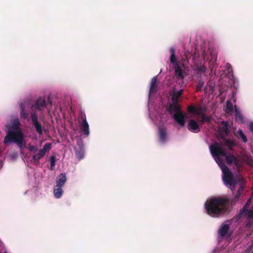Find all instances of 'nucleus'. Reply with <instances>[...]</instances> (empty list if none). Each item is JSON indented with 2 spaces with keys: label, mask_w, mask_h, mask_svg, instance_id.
<instances>
[{
  "label": "nucleus",
  "mask_w": 253,
  "mask_h": 253,
  "mask_svg": "<svg viewBox=\"0 0 253 253\" xmlns=\"http://www.w3.org/2000/svg\"><path fill=\"white\" fill-rule=\"evenodd\" d=\"M50 169L51 170H53L55 166L56 163V157L55 156H52L50 158Z\"/></svg>",
  "instance_id": "obj_30"
},
{
  "label": "nucleus",
  "mask_w": 253,
  "mask_h": 253,
  "mask_svg": "<svg viewBox=\"0 0 253 253\" xmlns=\"http://www.w3.org/2000/svg\"><path fill=\"white\" fill-rule=\"evenodd\" d=\"M206 67L205 65H202L198 67L197 71L198 73H203L206 72Z\"/></svg>",
  "instance_id": "obj_33"
},
{
  "label": "nucleus",
  "mask_w": 253,
  "mask_h": 253,
  "mask_svg": "<svg viewBox=\"0 0 253 253\" xmlns=\"http://www.w3.org/2000/svg\"><path fill=\"white\" fill-rule=\"evenodd\" d=\"M201 117H202V118H201V122L202 123H204L205 122H207V123L210 122V121H211L210 118L209 117L205 115V113L202 115Z\"/></svg>",
  "instance_id": "obj_31"
},
{
  "label": "nucleus",
  "mask_w": 253,
  "mask_h": 253,
  "mask_svg": "<svg viewBox=\"0 0 253 253\" xmlns=\"http://www.w3.org/2000/svg\"><path fill=\"white\" fill-rule=\"evenodd\" d=\"M178 102L172 101V104L170 105L169 109V112L170 114H171L173 112H174L175 113L181 112L180 106Z\"/></svg>",
  "instance_id": "obj_16"
},
{
  "label": "nucleus",
  "mask_w": 253,
  "mask_h": 253,
  "mask_svg": "<svg viewBox=\"0 0 253 253\" xmlns=\"http://www.w3.org/2000/svg\"><path fill=\"white\" fill-rule=\"evenodd\" d=\"M229 230V225L228 224H222L218 229V233L219 235L221 237H224Z\"/></svg>",
  "instance_id": "obj_17"
},
{
  "label": "nucleus",
  "mask_w": 253,
  "mask_h": 253,
  "mask_svg": "<svg viewBox=\"0 0 253 253\" xmlns=\"http://www.w3.org/2000/svg\"><path fill=\"white\" fill-rule=\"evenodd\" d=\"M188 130L194 133H198L200 131V129L198 123L194 120H190L188 124Z\"/></svg>",
  "instance_id": "obj_10"
},
{
  "label": "nucleus",
  "mask_w": 253,
  "mask_h": 253,
  "mask_svg": "<svg viewBox=\"0 0 253 253\" xmlns=\"http://www.w3.org/2000/svg\"><path fill=\"white\" fill-rule=\"evenodd\" d=\"M219 141L224 146L228 147L230 150H232V147L235 146L236 144L234 140L227 139L224 136L222 137V139H219Z\"/></svg>",
  "instance_id": "obj_14"
},
{
  "label": "nucleus",
  "mask_w": 253,
  "mask_h": 253,
  "mask_svg": "<svg viewBox=\"0 0 253 253\" xmlns=\"http://www.w3.org/2000/svg\"><path fill=\"white\" fill-rule=\"evenodd\" d=\"M48 102H49V103L50 105H52V101L50 100V98H48Z\"/></svg>",
  "instance_id": "obj_42"
},
{
  "label": "nucleus",
  "mask_w": 253,
  "mask_h": 253,
  "mask_svg": "<svg viewBox=\"0 0 253 253\" xmlns=\"http://www.w3.org/2000/svg\"><path fill=\"white\" fill-rule=\"evenodd\" d=\"M188 111L190 113H193L197 115H202L206 112V108L202 106L195 107L193 105H190L187 108Z\"/></svg>",
  "instance_id": "obj_8"
},
{
  "label": "nucleus",
  "mask_w": 253,
  "mask_h": 253,
  "mask_svg": "<svg viewBox=\"0 0 253 253\" xmlns=\"http://www.w3.org/2000/svg\"><path fill=\"white\" fill-rule=\"evenodd\" d=\"M241 195V193L240 192V190H237V192L236 193V200H239L240 196Z\"/></svg>",
  "instance_id": "obj_36"
},
{
  "label": "nucleus",
  "mask_w": 253,
  "mask_h": 253,
  "mask_svg": "<svg viewBox=\"0 0 253 253\" xmlns=\"http://www.w3.org/2000/svg\"><path fill=\"white\" fill-rule=\"evenodd\" d=\"M31 118L32 124L37 132L40 135H42L43 134V128L42 124L38 120V114L36 112H32L31 114Z\"/></svg>",
  "instance_id": "obj_6"
},
{
  "label": "nucleus",
  "mask_w": 253,
  "mask_h": 253,
  "mask_svg": "<svg viewBox=\"0 0 253 253\" xmlns=\"http://www.w3.org/2000/svg\"><path fill=\"white\" fill-rule=\"evenodd\" d=\"M210 148L212 155L213 157H216V159L218 161H221L219 157L222 156L225 157V160L228 165H231L232 164H237V159L236 157L232 154L227 155L226 152L220 143L214 142L210 146Z\"/></svg>",
  "instance_id": "obj_2"
},
{
  "label": "nucleus",
  "mask_w": 253,
  "mask_h": 253,
  "mask_svg": "<svg viewBox=\"0 0 253 253\" xmlns=\"http://www.w3.org/2000/svg\"><path fill=\"white\" fill-rule=\"evenodd\" d=\"M75 154L76 157L79 161L81 160L84 157V152L82 149L77 150L76 151Z\"/></svg>",
  "instance_id": "obj_29"
},
{
  "label": "nucleus",
  "mask_w": 253,
  "mask_h": 253,
  "mask_svg": "<svg viewBox=\"0 0 253 253\" xmlns=\"http://www.w3.org/2000/svg\"><path fill=\"white\" fill-rule=\"evenodd\" d=\"M81 119L82 120V121H84V120H86L85 115L84 114H83L82 112H81Z\"/></svg>",
  "instance_id": "obj_37"
},
{
  "label": "nucleus",
  "mask_w": 253,
  "mask_h": 253,
  "mask_svg": "<svg viewBox=\"0 0 253 253\" xmlns=\"http://www.w3.org/2000/svg\"><path fill=\"white\" fill-rule=\"evenodd\" d=\"M235 112V120L239 123H243L244 121V118L242 113L240 112L236 105L234 106Z\"/></svg>",
  "instance_id": "obj_18"
},
{
  "label": "nucleus",
  "mask_w": 253,
  "mask_h": 253,
  "mask_svg": "<svg viewBox=\"0 0 253 253\" xmlns=\"http://www.w3.org/2000/svg\"><path fill=\"white\" fill-rule=\"evenodd\" d=\"M234 111V108L233 105L230 100H227L226 101V112L227 114H230L232 112H233Z\"/></svg>",
  "instance_id": "obj_27"
},
{
  "label": "nucleus",
  "mask_w": 253,
  "mask_h": 253,
  "mask_svg": "<svg viewBox=\"0 0 253 253\" xmlns=\"http://www.w3.org/2000/svg\"><path fill=\"white\" fill-rule=\"evenodd\" d=\"M170 53V62L174 65L176 64H178L177 62V59L175 56V51L173 47H170L169 49Z\"/></svg>",
  "instance_id": "obj_23"
},
{
  "label": "nucleus",
  "mask_w": 253,
  "mask_h": 253,
  "mask_svg": "<svg viewBox=\"0 0 253 253\" xmlns=\"http://www.w3.org/2000/svg\"><path fill=\"white\" fill-rule=\"evenodd\" d=\"M23 141V135L20 131H8L4 137V143L6 145L11 142H14L20 146Z\"/></svg>",
  "instance_id": "obj_4"
},
{
  "label": "nucleus",
  "mask_w": 253,
  "mask_h": 253,
  "mask_svg": "<svg viewBox=\"0 0 253 253\" xmlns=\"http://www.w3.org/2000/svg\"><path fill=\"white\" fill-rule=\"evenodd\" d=\"M29 150L31 152H36L38 151V148H37V147L34 146V145H29Z\"/></svg>",
  "instance_id": "obj_35"
},
{
  "label": "nucleus",
  "mask_w": 253,
  "mask_h": 253,
  "mask_svg": "<svg viewBox=\"0 0 253 253\" xmlns=\"http://www.w3.org/2000/svg\"><path fill=\"white\" fill-rule=\"evenodd\" d=\"M252 202V199L250 198L248 200L246 204L243 207V208L240 210L237 217L238 218H240L243 216V213L246 211L248 210L249 206L251 205Z\"/></svg>",
  "instance_id": "obj_22"
},
{
  "label": "nucleus",
  "mask_w": 253,
  "mask_h": 253,
  "mask_svg": "<svg viewBox=\"0 0 253 253\" xmlns=\"http://www.w3.org/2000/svg\"><path fill=\"white\" fill-rule=\"evenodd\" d=\"M238 200L236 199V196L234 197L233 199H232L231 202L232 204H235Z\"/></svg>",
  "instance_id": "obj_41"
},
{
  "label": "nucleus",
  "mask_w": 253,
  "mask_h": 253,
  "mask_svg": "<svg viewBox=\"0 0 253 253\" xmlns=\"http://www.w3.org/2000/svg\"><path fill=\"white\" fill-rule=\"evenodd\" d=\"M183 91V89H180L177 91L173 90L171 97V101L174 102H179V98L182 95Z\"/></svg>",
  "instance_id": "obj_21"
},
{
  "label": "nucleus",
  "mask_w": 253,
  "mask_h": 253,
  "mask_svg": "<svg viewBox=\"0 0 253 253\" xmlns=\"http://www.w3.org/2000/svg\"><path fill=\"white\" fill-rule=\"evenodd\" d=\"M173 118L175 122L182 126H184L185 124L184 114L181 112L175 113L173 115Z\"/></svg>",
  "instance_id": "obj_11"
},
{
  "label": "nucleus",
  "mask_w": 253,
  "mask_h": 253,
  "mask_svg": "<svg viewBox=\"0 0 253 253\" xmlns=\"http://www.w3.org/2000/svg\"><path fill=\"white\" fill-rule=\"evenodd\" d=\"M235 135L238 138L242 139L243 141L245 143L247 142L248 141L247 137L241 129H239L236 131L235 133Z\"/></svg>",
  "instance_id": "obj_24"
},
{
  "label": "nucleus",
  "mask_w": 253,
  "mask_h": 253,
  "mask_svg": "<svg viewBox=\"0 0 253 253\" xmlns=\"http://www.w3.org/2000/svg\"><path fill=\"white\" fill-rule=\"evenodd\" d=\"M81 129L85 135L88 136L89 135V125L86 120H84V121L82 122L81 125Z\"/></svg>",
  "instance_id": "obj_19"
},
{
  "label": "nucleus",
  "mask_w": 253,
  "mask_h": 253,
  "mask_svg": "<svg viewBox=\"0 0 253 253\" xmlns=\"http://www.w3.org/2000/svg\"><path fill=\"white\" fill-rule=\"evenodd\" d=\"M51 148V144L50 143H46L42 149H40L36 154H33L32 157L33 163L38 165L40 164V160L42 158L46 152L49 151Z\"/></svg>",
  "instance_id": "obj_5"
},
{
  "label": "nucleus",
  "mask_w": 253,
  "mask_h": 253,
  "mask_svg": "<svg viewBox=\"0 0 253 253\" xmlns=\"http://www.w3.org/2000/svg\"><path fill=\"white\" fill-rule=\"evenodd\" d=\"M230 200L226 197L211 198L205 204L206 212L212 217H218L228 211Z\"/></svg>",
  "instance_id": "obj_1"
},
{
  "label": "nucleus",
  "mask_w": 253,
  "mask_h": 253,
  "mask_svg": "<svg viewBox=\"0 0 253 253\" xmlns=\"http://www.w3.org/2000/svg\"><path fill=\"white\" fill-rule=\"evenodd\" d=\"M250 130L253 133V123H251L250 124Z\"/></svg>",
  "instance_id": "obj_40"
},
{
  "label": "nucleus",
  "mask_w": 253,
  "mask_h": 253,
  "mask_svg": "<svg viewBox=\"0 0 253 253\" xmlns=\"http://www.w3.org/2000/svg\"><path fill=\"white\" fill-rule=\"evenodd\" d=\"M158 81L157 76H154L151 80L150 89L149 95H152L155 94L158 91Z\"/></svg>",
  "instance_id": "obj_9"
},
{
  "label": "nucleus",
  "mask_w": 253,
  "mask_h": 253,
  "mask_svg": "<svg viewBox=\"0 0 253 253\" xmlns=\"http://www.w3.org/2000/svg\"><path fill=\"white\" fill-rule=\"evenodd\" d=\"M53 193L55 198H60L63 193L62 187H56L55 186L54 188Z\"/></svg>",
  "instance_id": "obj_25"
},
{
  "label": "nucleus",
  "mask_w": 253,
  "mask_h": 253,
  "mask_svg": "<svg viewBox=\"0 0 253 253\" xmlns=\"http://www.w3.org/2000/svg\"><path fill=\"white\" fill-rule=\"evenodd\" d=\"M67 177L65 173H61L59 175L56 179V187H62L65 184Z\"/></svg>",
  "instance_id": "obj_15"
},
{
  "label": "nucleus",
  "mask_w": 253,
  "mask_h": 253,
  "mask_svg": "<svg viewBox=\"0 0 253 253\" xmlns=\"http://www.w3.org/2000/svg\"><path fill=\"white\" fill-rule=\"evenodd\" d=\"M204 84V82L202 80H200L197 84V85L196 86V90L197 91H200L202 88H203Z\"/></svg>",
  "instance_id": "obj_32"
},
{
  "label": "nucleus",
  "mask_w": 253,
  "mask_h": 253,
  "mask_svg": "<svg viewBox=\"0 0 253 253\" xmlns=\"http://www.w3.org/2000/svg\"><path fill=\"white\" fill-rule=\"evenodd\" d=\"M239 180L241 181V184L240 186V188L238 190H240L241 193H242V191L243 190L244 188V184L245 180L243 178H241L240 179H239Z\"/></svg>",
  "instance_id": "obj_34"
},
{
  "label": "nucleus",
  "mask_w": 253,
  "mask_h": 253,
  "mask_svg": "<svg viewBox=\"0 0 253 253\" xmlns=\"http://www.w3.org/2000/svg\"><path fill=\"white\" fill-rule=\"evenodd\" d=\"M202 55L203 56V58L204 60H207L208 59V57L205 50H204L202 52Z\"/></svg>",
  "instance_id": "obj_38"
},
{
  "label": "nucleus",
  "mask_w": 253,
  "mask_h": 253,
  "mask_svg": "<svg viewBox=\"0 0 253 253\" xmlns=\"http://www.w3.org/2000/svg\"><path fill=\"white\" fill-rule=\"evenodd\" d=\"M174 73L175 76L177 79H181L182 82L183 84L184 82L183 81V79L184 78V76L183 74V71L182 68V67L180 66L179 64H176L174 65Z\"/></svg>",
  "instance_id": "obj_12"
},
{
  "label": "nucleus",
  "mask_w": 253,
  "mask_h": 253,
  "mask_svg": "<svg viewBox=\"0 0 253 253\" xmlns=\"http://www.w3.org/2000/svg\"><path fill=\"white\" fill-rule=\"evenodd\" d=\"M159 130L160 141L162 143H164L167 139V136L166 128L164 127H160Z\"/></svg>",
  "instance_id": "obj_20"
},
{
  "label": "nucleus",
  "mask_w": 253,
  "mask_h": 253,
  "mask_svg": "<svg viewBox=\"0 0 253 253\" xmlns=\"http://www.w3.org/2000/svg\"><path fill=\"white\" fill-rule=\"evenodd\" d=\"M211 61L210 60V66H209V67L211 68V72L212 71V70H213V68L214 67V65H213V63H212L211 64Z\"/></svg>",
  "instance_id": "obj_39"
},
{
  "label": "nucleus",
  "mask_w": 253,
  "mask_h": 253,
  "mask_svg": "<svg viewBox=\"0 0 253 253\" xmlns=\"http://www.w3.org/2000/svg\"><path fill=\"white\" fill-rule=\"evenodd\" d=\"M33 108H34L33 105H31L28 102L25 101L24 103H22L20 105V115L21 118L24 119H28L29 115V109L30 108L32 109Z\"/></svg>",
  "instance_id": "obj_7"
},
{
  "label": "nucleus",
  "mask_w": 253,
  "mask_h": 253,
  "mask_svg": "<svg viewBox=\"0 0 253 253\" xmlns=\"http://www.w3.org/2000/svg\"><path fill=\"white\" fill-rule=\"evenodd\" d=\"M221 169L223 173L222 180L224 184L232 192H234L236 189V185L238 181V179L234 178L233 173L224 165L221 168Z\"/></svg>",
  "instance_id": "obj_3"
},
{
  "label": "nucleus",
  "mask_w": 253,
  "mask_h": 253,
  "mask_svg": "<svg viewBox=\"0 0 253 253\" xmlns=\"http://www.w3.org/2000/svg\"><path fill=\"white\" fill-rule=\"evenodd\" d=\"M229 133V130L227 127H223L219 130V139H222V137H226Z\"/></svg>",
  "instance_id": "obj_26"
},
{
  "label": "nucleus",
  "mask_w": 253,
  "mask_h": 253,
  "mask_svg": "<svg viewBox=\"0 0 253 253\" xmlns=\"http://www.w3.org/2000/svg\"><path fill=\"white\" fill-rule=\"evenodd\" d=\"M243 216L248 219H253V207L249 210H247L243 213Z\"/></svg>",
  "instance_id": "obj_28"
},
{
  "label": "nucleus",
  "mask_w": 253,
  "mask_h": 253,
  "mask_svg": "<svg viewBox=\"0 0 253 253\" xmlns=\"http://www.w3.org/2000/svg\"><path fill=\"white\" fill-rule=\"evenodd\" d=\"M34 107L40 111H42L46 107V102L45 99H42V97H39L36 101Z\"/></svg>",
  "instance_id": "obj_13"
}]
</instances>
